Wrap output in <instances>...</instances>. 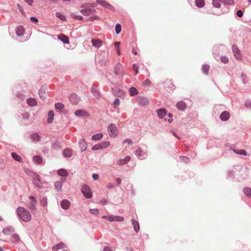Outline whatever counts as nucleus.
Returning <instances> with one entry per match:
<instances>
[{"mask_svg":"<svg viewBox=\"0 0 251 251\" xmlns=\"http://www.w3.org/2000/svg\"><path fill=\"white\" fill-rule=\"evenodd\" d=\"M91 42L93 46L97 49H99L103 45V42L101 40L98 39H93L92 40Z\"/></svg>","mask_w":251,"mask_h":251,"instance_id":"nucleus-7","label":"nucleus"},{"mask_svg":"<svg viewBox=\"0 0 251 251\" xmlns=\"http://www.w3.org/2000/svg\"><path fill=\"white\" fill-rule=\"evenodd\" d=\"M245 105L248 108L251 107V101L250 100H247L246 101Z\"/></svg>","mask_w":251,"mask_h":251,"instance_id":"nucleus-56","label":"nucleus"},{"mask_svg":"<svg viewBox=\"0 0 251 251\" xmlns=\"http://www.w3.org/2000/svg\"><path fill=\"white\" fill-rule=\"evenodd\" d=\"M139 103L142 105H145L148 104L149 101L147 98L142 97L139 99Z\"/></svg>","mask_w":251,"mask_h":251,"instance_id":"nucleus-24","label":"nucleus"},{"mask_svg":"<svg viewBox=\"0 0 251 251\" xmlns=\"http://www.w3.org/2000/svg\"><path fill=\"white\" fill-rule=\"evenodd\" d=\"M14 229L11 227H6L3 230V232L5 235H9L14 232Z\"/></svg>","mask_w":251,"mask_h":251,"instance_id":"nucleus-23","label":"nucleus"},{"mask_svg":"<svg viewBox=\"0 0 251 251\" xmlns=\"http://www.w3.org/2000/svg\"><path fill=\"white\" fill-rule=\"evenodd\" d=\"M230 117L229 113L227 111H224L220 115V119L222 121H227Z\"/></svg>","mask_w":251,"mask_h":251,"instance_id":"nucleus-10","label":"nucleus"},{"mask_svg":"<svg viewBox=\"0 0 251 251\" xmlns=\"http://www.w3.org/2000/svg\"><path fill=\"white\" fill-rule=\"evenodd\" d=\"M93 178H94V179L95 180H97L98 178H99V176L97 174H94L93 175Z\"/></svg>","mask_w":251,"mask_h":251,"instance_id":"nucleus-64","label":"nucleus"},{"mask_svg":"<svg viewBox=\"0 0 251 251\" xmlns=\"http://www.w3.org/2000/svg\"><path fill=\"white\" fill-rule=\"evenodd\" d=\"M129 91L130 95L131 96H135L138 94L137 90L134 87H131L129 89Z\"/></svg>","mask_w":251,"mask_h":251,"instance_id":"nucleus-34","label":"nucleus"},{"mask_svg":"<svg viewBox=\"0 0 251 251\" xmlns=\"http://www.w3.org/2000/svg\"><path fill=\"white\" fill-rule=\"evenodd\" d=\"M133 70L135 72L136 74H138V67L135 64L133 65Z\"/></svg>","mask_w":251,"mask_h":251,"instance_id":"nucleus-53","label":"nucleus"},{"mask_svg":"<svg viewBox=\"0 0 251 251\" xmlns=\"http://www.w3.org/2000/svg\"><path fill=\"white\" fill-rule=\"evenodd\" d=\"M131 159V158L129 156H126L125 158L121 159L119 160L120 164H125L128 162Z\"/></svg>","mask_w":251,"mask_h":251,"instance_id":"nucleus-29","label":"nucleus"},{"mask_svg":"<svg viewBox=\"0 0 251 251\" xmlns=\"http://www.w3.org/2000/svg\"><path fill=\"white\" fill-rule=\"evenodd\" d=\"M56 16L57 18H60L62 21H65L66 20L65 17L59 12H57L56 13Z\"/></svg>","mask_w":251,"mask_h":251,"instance_id":"nucleus-49","label":"nucleus"},{"mask_svg":"<svg viewBox=\"0 0 251 251\" xmlns=\"http://www.w3.org/2000/svg\"><path fill=\"white\" fill-rule=\"evenodd\" d=\"M107 203V201L105 199H102L100 201V203L102 205H106Z\"/></svg>","mask_w":251,"mask_h":251,"instance_id":"nucleus-58","label":"nucleus"},{"mask_svg":"<svg viewBox=\"0 0 251 251\" xmlns=\"http://www.w3.org/2000/svg\"><path fill=\"white\" fill-rule=\"evenodd\" d=\"M54 117V112L52 110H50L48 112V118L47 119V122L49 123H51L53 121Z\"/></svg>","mask_w":251,"mask_h":251,"instance_id":"nucleus-21","label":"nucleus"},{"mask_svg":"<svg viewBox=\"0 0 251 251\" xmlns=\"http://www.w3.org/2000/svg\"><path fill=\"white\" fill-rule=\"evenodd\" d=\"M103 219H106L110 222H113L114 219V215H110V216H103L102 217Z\"/></svg>","mask_w":251,"mask_h":251,"instance_id":"nucleus-42","label":"nucleus"},{"mask_svg":"<svg viewBox=\"0 0 251 251\" xmlns=\"http://www.w3.org/2000/svg\"><path fill=\"white\" fill-rule=\"evenodd\" d=\"M30 19L31 21L34 22L36 23L38 22V19L34 17H31Z\"/></svg>","mask_w":251,"mask_h":251,"instance_id":"nucleus-61","label":"nucleus"},{"mask_svg":"<svg viewBox=\"0 0 251 251\" xmlns=\"http://www.w3.org/2000/svg\"><path fill=\"white\" fill-rule=\"evenodd\" d=\"M33 161L38 164H41L42 162V158L40 156L35 155L33 157Z\"/></svg>","mask_w":251,"mask_h":251,"instance_id":"nucleus-30","label":"nucleus"},{"mask_svg":"<svg viewBox=\"0 0 251 251\" xmlns=\"http://www.w3.org/2000/svg\"><path fill=\"white\" fill-rule=\"evenodd\" d=\"M221 0H213V5L216 8H219L221 6L220 1Z\"/></svg>","mask_w":251,"mask_h":251,"instance_id":"nucleus-38","label":"nucleus"},{"mask_svg":"<svg viewBox=\"0 0 251 251\" xmlns=\"http://www.w3.org/2000/svg\"><path fill=\"white\" fill-rule=\"evenodd\" d=\"M90 212L92 214L97 215L99 214V210L97 209H90Z\"/></svg>","mask_w":251,"mask_h":251,"instance_id":"nucleus-51","label":"nucleus"},{"mask_svg":"<svg viewBox=\"0 0 251 251\" xmlns=\"http://www.w3.org/2000/svg\"><path fill=\"white\" fill-rule=\"evenodd\" d=\"M55 107L57 109H62L64 107V105L61 102H57L55 104Z\"/></svg>","mask_w":251,"mask_h":251,"instance_id":"nucleus-46","label":"nucleus"},{"mask_svg":"<svg viewBox=\"0 0 251 251\" xmlns=\"http://www.w3.org/2000/svg\"><path fill=\"white\" fill-rule=\"evenodd\" d=\"M120 100L119 99H115V100H114V102H113V105L115 107L117 106H119L120 105Z\"/></svg>","mask_w":251,"mask_h":251,"instance_id":"nucleus-52","label":"nucleus"},{"mask_svg":"<svg viewBox=\"0 0 251 251\" xmlns=\"http://www.w3.org/2000/svg\"><path fill=\"white\" fill-rule=\"evenodd\" d=\"M236 152L238 154H239L241 155H246L247 154V152L244 150H238L236 151Z\"/></svg>","mask_w":251,"mask_h":251,"instance_id":"nucleus-50","label":"nucleus"},{"mask_svg":"<svg viewBox=\"0 0 251 251\" xmlns=\"http://www.w3.org/2000/svg\"><path fill=\"white\" fill-rule=\"evenodd\" d=\"M65 180L64 179L61 178L60 180L56 181L54 182V187L57 191L61 192L62 191L63 183Z\"/></svg>","mask_w":251,"mask_h":251,"instance_id":"nucleus-6","label":"nucleus"},{"mask_svg":"<svg viewBox=\"0 0 251 251\" xmlns=\"http://www.w3.org/2000/svg\"><path fill=\"white\" fill-rule=\"evenodd\" d=\"M221 1L226 4L233 5L234 1L233 0H221Z\"/></svg>","mask_w":251,"mask_h":251,"instance_id":"nucleus-47","label":"nucleus"},{"mask_svg":"<svg viewBox=\"0 0 251 251\" xmlns=\"http://www.w3.org/2000/svg\"><path fill=\"white\" fill-rule=\"evenodd\" d=\"M24 29L22 27L20 26V27H18L17 28L16 34H17L18 36L23 35L24 34Z\"/></svg>","mask_w":251,"mask_h":251,"instance_id":"nucleus-32","label":"nucleus"},{"mask_svg":"<svg viewBox=\"0 0 251 251\" xmlns=\"http://www.w3.org/2000/svg\"><path fill=\"white\" fill-rule=\"evenodd\" d=\"M135 154L140 159H143L146 158L147 155L140 149H137L135 151Z\"/></svg>","mask_w":251,"mask_h":251,"instance_id":"nucleus-9","label":"nucleus"},{"mask_svg":"<svg viewBox=\"0 0 251 251\" xmlns=\"http://www.w3.org/2000/svg\"><path fill=\"white\" fill-rule=\"evenodd\" d=\"M17 214L20 219L25 222H29L31 220V215L29 211L25 208L22 206L17 208Z\"/></svg>","mask_w":251,"mask_h":251,"instance_id":"nucleus-1","label":"nucleus"},{"mask_svg":"<svg viewBox=\"0 0 251 251\" xmlns=\"http://www.w3.org/2000/svg\"><path fill=\"white\" fill-rule=\"evenodd\" d=\"M61 206L64 209H68L70 206V202L67 200H63L61 202Z\"/></svg>","mask_w":251,"mask_h":251,"instance_id":"nucleus-11","label":"nucleus"},{"mask_svg":"<svg viewBox=\"0 0 251 251\" xmlns=\"http://www.w3.org/2000/svg\"><path fill=\"white\" fill-rule=\"evenodd\" d=\"M123 144H127L128 145H131L132 144V141L130 139H126L124 142Z\"/></svg>","mask_w":251,"mask_h":251,"instance_id":"nucleus-55","label":"nucleus"},{"mask_svg":"<svg viewBox=\"0 0 251 251\" xmlns=\"http://www.w3.org/2000/svg\"><path fill=\"white\" fill-rule=\"evenodd\" d=\"M95 11V10L94 9H84L81 10V13L84 15H89Z\"/></svg>","mask_w":251,"mask_h":251,"instance_id":"nucleus-19","label":"nucleus"},{"mask_svg":"<svg viewBox=\"0 0 251 251\" xmlns=\"http://www.w3.org/2000/svg\"><path fill=\"white\" fill-rule=\"evenodd\" d=\"M75 116H78V117H80V116L85 117V116H87L88 115V113L83 110H76L75 112Z\"/></svg>","mask_w":251,"mask_h":251,"instance_id":"nucleus-15","label":"nucleus"},{"mask_svg":"<svg viewBox=\"0 0 251 251\" xmlns=\"http://www.w3.org/2000/svg\"><path fill=\"white\" fill-rule=\"evenodd\" d=\"M124 220V218L120 216H114L113 221L122 222Z\"/></svg>","mask_w":251,"mask_h":251,"instance_id":"nucleus-40","label":"nucleus"},{"mask_svg":"<svg viewBox=\"0 0 251 251\" xmlns=\"http://www.w3.org/2000/svg\"><path fill=\"white\" fill-rule=\"evenodd\" d=\"M69 99L73 104H76L80 99L75 94H73L70 96Z\"/></svg>","mask_w":251,"mask_h":251,"instance_id":"nucleus-8","label":"nucleus"},{"mask_svg":"<svg viewBox=\"0 0 251 251\" xmlns=\"http://www.w3.org/2000/svg\"><path fill=\"white\" fill-rule=\"evenodd\" d=\"M132 224L134 227L135 231L137 233L140 230V226L139 223L135 220L132 219L131 220Z\"/></svg>","mask_w":251,"mask_h":251,"instance_id":"nucleus-16","label":"nucleus"},{"mask_svg":"<svg viewBox=\"0 0 251 251\" xmlns=\"http://www.w3.org/2000/svg\"><path fill=\"white\" fill-rule=\"evenodd\" d=\"M58 39L62 41L64 44H69V38L66 35L62 34L57 36Z\"/></svg>","mask_w":251,"mask_h":251,"instance_id":"nucleus-14","label":"nucleus"},{"mask_svg":"<svg viewBox=\"0 0 251 251\" xmlns=\"http://www.w3.org/2000/svg\"><path fill=\"white\" fill-rule=\"evenodd\" d=\"M27 103L31 106H34L36 105L37 102L34 98H29L27 100Z\"/></svg>","mask_w":251,"mask_h":251,"instance_id":"nucleus-26","label":"nucleus"},{"mask_svg":"<svg viewBox=\"0 0 251 251\" xmlns=\"http://www.w3.org/2000/svg\"><path fill=\"white\" fill-rule=\"evenodd\" d=\"M17 7L18 8V9H19V11H20V12L22 14H24V10L23 9V8H22L21 6L20 5V4L18 3L17 4Z\"/></svg>","mask_w":251,"mask_h":251,"instance_id":"nucleus-57","label":"nucleus"},{"mask_svg":"<svg viewBox=\"0 0 251 251\" xmlns=\"http://www.w3.org/2000/svg\"><path fill=\"white\" fill-rule=\"evenodd\" d=\"M243 192L247 196L251 198V188L249 187L245 188Z\"/></svg>","mask_w":251,"mask_h":251,"instance_id":"nucleus-31","label":"nucleus"},{"mask_svg":"<svg viewBox=\"0 0 251 251\" xmlns=\"http://www.w3.org/2000/svg\"><path fill=\"white\" fill-rule=\"evenodd\" d=\"M97 1L98 3L104 7L107 8L108 9H110L112 7L110 4L103 0H97Z\"/></svg>","mask_w":251,"mask_h":251,"instance_id":"nucleus-17","label":"nucleus"},{"mask_svg":"<svg viewBox=\"0 0 251 251\" xmlns=\"http://www.w3.org/2000/svg\"><path fill=\"white\" fill-rule=\"evenodd\" d=\"M157 114L160 119H162L166 115V111L164 109H159L157 111Z\"/></svg>","mask_w":251,"mask_h":251,"instance_id":"nucleus-22","label":"nucleus"},{"mask_svg":"<svg viewBox=\"0 0 251 251\" xmlns=\"http://www.w3.org/2000/svg\"><path fill=\"white\" fill-rule=\"evenodd\" d=\"M232 50L235 58L238 60H241L242 56L240 51L237 47L235 45H233L232 47Z\"/></svg>","mask_w":251,"mask_h":251,"instance_id":"nucleus-4","label":"nucleus"},{"mask_svg":"<svg viewBox=\"0 0 251 251\" xmlns=\"http://www.w3.org/2000/svg\"><path fill=\"white\" fill-rule=\"evenodd\" d=\"M72 154V150L69 149H66L63 151V155L65 157H70Z\"/></svg>","mask_w":251,"mask_h":251,"instance_id":"nucleus-18","label":"nucleus"},{"mask_svg":"<svg viewBox=\"0 0 251 251\" xmlns=\"http://www.w3.org/2000/svg\"><path fill=\"white\" fill-rule=\"evenodd\" d=\"M151 83V81L150 79H147L146 80H145L143 82V85H149Z\"/></svg>","mask_w":251,"mask_h":251,"instance_id":"nucleus-54","label":"nucleus"},{"mask_svg":"<svg viewBox=\"0 0 251 251\" xmlns=\"http://www.w3.org/2000/svg\"><path fill=\"white\" fill-rule=\"evenodd\" d=\"M209 68L210 67L209 65H204L202 67V70L205 74L207 75L209 70Z\"/></svg>","mask_w":251,"mask_h":251,"instance_id":"nucleus-37","label":"nucleus"},{"mask_svg":"<svg viewBox=\"0 0 251 251\" xmlns=\"http://www.w3.org/2000/svg\"><path fill=\"white\" fill-rule=\"evenodd\" d=\"M195 3L196 5L200 8H202L205 5L204 0H196Z\"/></svg>","mask_w":251,"mask_h":251,"instance_id":"nucleus-28","label":"nucleus"},{"mask_svg":"<svg viewBox=\"0 0 251 251\" xmlns=\"http://www.w3.org/2000/svg\"><path fill=\"white\" fill-rule=\"evenodd\" d=\"M114 73L116 75H120L123 73L122 65L121 64H118L115 68Z\"/></svg>","mask_w":251,"mask_h":251,"instance_id":"nucleus-12","label":"nucleus"},{"mask_svg":"<svg viewBox=\"0 0 251 251\" xmlns=\"http://www.w3.org/2000/svg\"><path fill=\"white\" fill-rule=\"evenodd\" d=\"M115 31L117 34H119L121 31V26L120 24H117L115 26Z\"/></svg>","mask_w":251,"mask_h":251,"instance_id":"nucleus-48","label":"nucleus"},{"mask_svg":"<svg viewBox=\"0 0 251 251\" xmlns=\"http://www.w3.org/2000/svg\"><path fill=\"white\" fill-rule=\"evenodd\" d=\"M31 139L34 142H38L40 140V137L37 133H33L31 135Z\"/></svg>","mask_w":251,"mask_h":251,"instance_id":"nucleus-33","label":"nucleus"},{"mask_svg":"<svg viewBox=\"0 0 251 251\" xmlns=\"http://www.w3.org/2000/svg\"><path fill=\"white\" fill-rule=\"evenodd\" d=\"M108 132L111 137H115L118 133L116 126L114 124H110L108 126Z\"/></svg>","mask_w":251,"mask_h":251,"instance_id":"nucleus-2","label":"nucleus"},{"mask_svg":"<svg viewBox=\"0 0 251 251\" xmlns=\"http://www.w3.org/2000/svg\"><path fill=\"white\" fill-rule=\"evenodd\" d=\"M220 59L221 61L225 64L227 63L229 61L228 57L226 56H221Z\"/></svg>","mask_w":251,"mask_h":251,"instance_id":"nucleus-45","label":"nucleus"},{"mask_svg":"<svg viewBox=\"0 0 251 251\" xmlns=\"http://www.w3.org/2000/svg\"><path fill=\"white\" fill-rule=\"evenodd\" d=\"M29 199L30 200V202L28 204V207L30 210H34L35 209V204L37 203V201L35 198L32 196H30L29 197Z\"/></svg>","mask_w":251,"mask_h":251,"instance_id":"nucleus-5","label":"nucleus"},{"mask_svg":"<svg viewBox=\"0 0 251 251\" xmlns=\"http://www.w3.org/2000/svg\"><path fill=\"white\" fill-rule=\"evenodd\" d=\"M176 107L181 110H184L186 107V105L184 101H179L178 102L176 105Z\"/></svg>","mask_w":251,"mask_h":251,"instance_id":"nucleus-20","label":"nucleus"},{"mask_svg":"<svg viewBox=\"0 0 251 251\" xmlns=\"http://www.w3.org/2000/svg\"><path fill=\"white\" fill-rule=\"evenodd\" d=\"M66 247V245L63 243H59L56 245L53 246L52 249L54 251H56L59 249H62L65 248Z\"/></svg>","mask_w":251,"mask_h":251,"instance_id":"nucleus-13","label":"nucleus"},{"mask_svg":"<svg viewBox=\"0 0 251 251\" xmlns=\"http://www.w3.org/2000/svg\"><path fill=\"white\" fill-rule=\"evenodd\" d=\"M92 150L93 151L102 150L101 145L100 143L95 145L92 147Z\"/></svg>","mask_w":251,"mask_h":251,"instance_id":"nucleus-39","label":"nucleus"},{"mask_svg":"<svg viewBox=\"0 0 251 251\" xmlns=\"http://www.w3.org/2000/svg\"><path fill=\"white\" fill-rule=\"evenodd\" d=\"M103 136L101 133H98L93 135L92 137L93 140H98L100 139Z\"/></svg>","mask_w":251,"mask_h":251,"instance_id":"nucleus-35","label":"nucleus"},{"mask_svg":"<svg viewBox=\"0 0 251 251\" xmlns=\"http://www.w3.org/2000/svg\"><path fill=\"white\" fill-rule=\"evenodd\" d=\"M25 2L27 3L29 5H31L33 3V0H24Z\"/></svg>","mask_w":251,"mask_h":251,"instance_id":"nucleus-62","label":"nucleus"},{"mask_svg":"<svg viewBox=\"0 0 251 251\" xmlns=\"http://www.w3.org/2000/svg\"><path fill=\"white\" fill-rule=\"evenodd\" d=\"M102 149H105L110 145V142L108 141H104L100 143Z\"/></svg>","mask_w":251,"mask_h":251,"instance_id":"nucleus-41","label":"nucleus"},{"mask_svg":"<svg viewBox=\"0 0 251 251\" xmlns=\"http://www.w3.org/2000/svg\"><path fill=\"white\" fill-rule=\"evenodd\" d=\"M40 203L43 206H44V207L46 206L48 204V201H47V198H43L40 201Z\"/></svg>","mask_w":251,"mask_h":251,"instance_id":"nucleus-43","label":"nucleus"},{"mask_svg":"<svg viewBox=\"0 0 251 251\" xmlns=\"http://www.w3.org/2000/svg\"><path fill=\"white\" fill-rule=\"evenodd\" d=\"M11 156L13 158H14L17 161L19 162H22L23 161L22 158L15 152H12L11 153Z\"/></svg>","mask_w":251,"mask_h":251,"instance_id":"nucleus-27","label":"nucleus"},{"mask_svg":"<svg viewBox=\"0 0 251 251\" xmlns=\"http://www.w3.org/2000/svg\"><path fill=\"white\" fill-rule=\"evenodd\" d=\"M20 238L19 235L17 234H14L12 235L11 240L13 242H17L19 241H20Z\"/></svg>","mask_w":251,"mask_h":251,"instance_id":"nucleus-36","label":"nucleus"},{"mask_svg":"<svg viewBox=\"0 0 251 251\" xmlns=\"http://www.w3.org/2000/svg\"><path fill=\"white\" fill-rule=\"evenodd\" d=\"M120 45V42H116L114 43V46L116 48V49L119 48Z\"/></svg>","mask_w":251,"mask_h":251,"instance_id":"nucleus-63","label":"nucleus"},{"mask_svg":"<svg viewBox=\"0 0 251 251\" xmlns=\"http://www.w3.org/2000/svg\"><path fill=\"white\" fill-rule=\"evenodd\" d=\"M112 249L109 247H105L103 249V251H112Z\"/></svg>","mask_w":251,"mask_h":251,"instance_id":"nucleus-60","label":"nucleus"},{"mask_svg":"<svg viewBox=\"0 0 251 251\" xmlns=\"http://www.w3.org/2000/svg\"><path fill=\"white\" fill-rule=\"evenodd\" d=\"M81 191L86 198L90 199L92 198V192L88 186L86 185H83L81 188Z\"/></svg>","mask_w":251,"mask_h":251,"instance_id":"nucleus-3","label":"nucleus"},{"mask_svg":"<svg viewBox=\"0 0 251 251\" xmlns=\"http://www.w3.org/2000/svg\"><path fill=\"white\" fill-rule=\"evenodd\" d=\"M237 15L239 17H242L243 16V12L241 10H239L237 11Z\"/></svg>","mask_w":251,"mask_h":251,"instance_id":"nucleus-59","label":"nucleus"},{"mask_svg":"<svg viewBox=\"0 0 251 251\" xmlns=\"http://www.w3.org/2000/svg\"><path fill=\"white\" fill-rule=\"evenodd\" d=\"M57 174L59 176H67L68 175L67 171L64 169L59 170L57 172Z\"/></svg>","mask_w":251,"mask_h":251,"instance_id":"nucleus-25","label":"nucleus"},{"mask_svg":"<svg viewBox=\"0 0 251 251\" xmlns=\"http://www.w3.org/2000/svg\"><path fill=\"white\" fill-rule=\"evenodd\" d=\"M44 93H45L44 89H43L42 88H41L39 91V95L40 97L42 99H44L45 98V97L44 96Z\"/></svg>","mask_w":251,"mask_h":251,"instance_id":"nucleus-44","label":"nucleus"}]
</instances>
